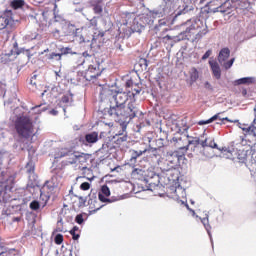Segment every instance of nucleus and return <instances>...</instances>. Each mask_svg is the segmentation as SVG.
<instances>
[{
	"mask_svg": "<svg viewBox=\"0 0 256 256\" xmlns=\"http://www.w3.org/2000/svg\"><path fill=\"white\" fill-rule=\"evenodd\" d=\"M200 145L203 148L209 147V139L206 138L205 140H200Z\"/></svg>",
	"mask_w": 256,
	"mask_h": 256,
	"instance_id": "44",
	"label": "nucleus"
},
{
	"mask_svg": "<svg viewBox=\"0 0 256 256\" xmlns=\"http://www.w3.org/2000/svg\"><path fill=\"white\" fill-rule=\"evenodd\" d=\"M82 57H84V58L91 57V54L89 52L85 51L82 53Z\"/></svg>",
	"mask_w": 256,
	"mask_h": 256,
	"instance_id": "52",
	"label": "nucleus"
},
{
	"mask_svg": "<svg viewBox=\"0 0 256 256\" xmlns=\"http://www.w3.org/2000/svg\"><path fill=\"white\" fill-rule=\"evenodd\" d=\"M93 203H97V193L89 194L88 204L93 205Z\"/></svg>",
	"mask_w": 256,
	"mask_h": 256,
	"instance_id": "33",
	"label": "nucleus"
},
{
	"mask_svg": "<svg viewBox=\"0 0 256 256\" xmlns=\"http://www.w3.org/2000/svg\"><path fill=\"white\" fill-rule=\"evenodd\" d=\"M145 153H147V148H145L144 150H132V156L130 158L131 163H135L138 157H141V155H145Z\"/></svg>",
	"mask_w": 256,
	"mask_h": 256,
	"instance_id": "24",
	"label": "nucleus"
},
{
	"mask_svg": "<svg viewBox=\"0 0 256 256\" xmlns=\"http://www.w3.org/2000/svg\"><path fill=\"white\" fill-rule=\"evenodd\" d=\"M209 65L215 79H221V66H219V63L215 60H210Z\"/></svg>",
	"mask_w": 256,
	"mask_h": 256,
	"instance_id": "16",
	"label": "nucleus"
},
{
	"mask_svg": "<svg viewBox=\"0 0 256 256\" xmlns=\"http://www.w3.org/2000/svg\"><path fill=\"white\" fill-rule=\"evenodd\" d=\"M7 91V85L5 83L0 82V93L3 94Z\"/></svg>",
	"mask_w": 256,
	"mask_h": 256,
	"instance_id": "45",
	"label": "nucleus"
},
{
	"mask_svg": "<svg viewBox=\"0 0 256 256\" xmlns=\"http://www.w3.org/2000/svg\"><path fill=\"white\" fill-rule=\"evenodd\" d=\"M183 151H187V149H189V146L188 147H183L181 148Z\"/></svg>",
	"mask_w": 256,
	"mask_h": 256,
	"instance_id": "64",
	"label": "nucleus"
},
{
	"mask_svg": "<svg viewBox=\"0 0 256 256\" xmlns=\"http://www.w3.org/2000/svg\"><path fill=\"white\" fill-rule=\"evenodd\" d=\"M256 83L255 77H243L234 81V85H253Z\"/></svg>",
	"mask_w": 256,
	"mask_h": 256,
	"instance_id": "19",
	"label": "nucleus"
},
{
	"mask_svg": "<svg viewBox=\"0 0 256 256\" xmlns=\"http://www.w3.org/2000/svg\"><path fill=\"white\" fill-rule=\"evenodd\" d=\"M169 180H173V181H179V176H175L173 175L172 177H168Z\"/></svg>",
	"mask_w": 256,
	"mask_h": 256,
	"instance_id": "51",
	"label": "nucleus"
},
{
	"mask_svg": "<svg viewBox=\"0 0 256 256\" xmlns=\"http://www.w3.org/2000/svg\"><path fill=\"white\" fill-rule=\"evenodd\" d=\"M101 207H103V206L96 208L95 210L92 211V213H97V211H99V209H101Z\"/></svg>",
	"mask_w": 256,
	"mask_h": 256,
	"instance_id": "60",
	"label": "nucleus"
},
{
	"mask_svg": "<svg viewBox=\"0 0 256 256\" xmlns=\"http://www.w3.org/2000/svg\"><path fill=\"white\" fill-rule=\"evenodd\" d=\"M213 53L212 50H207L205 54L202 56V61H206V59H209L211 57V54Z\"/></svg>",
	"mask_w": 256,
	"mask_h": 256,
	"instance_id": "41",
	"label": "nucleus"
},
{
	"mask_svg": "<svg viewBox=\"0 0 256 256\" xmlns=\"http://www.w3.org/2000/svg\"><path fill=\"white\" fill-rule=\"evenodd\" d=\"M0 29H13L15 25V21L13 18L9 16H1L0 17Z\"/></svg>",
	"mask_w": 256,
	"mask_h": 256,
	"instance_id": "14",
	"label": "nucleus"
},
{
	"mask_svg": "<svg viewBox=\"0 0 256 256\" xmlns=\"http://www.w3.org/2000/svg\"><path fill=\"white\" fill-rule=\"evenodd\" d=\"M70 235H72L74 241H77L81 237V235L76 234L75 230H70Z\"/></svg>",
	"mask_w": 256,
	"mask_h": 256,
	"instance_id": "42",
	"label": "nucleus"
},
{
	"mask_svg": "<svg viewBox=\"0 0 256 256\" xmlns=\"http://www.w3.org/2000/svg\"><path fill=\"white\" fill-rule=\"evenodd\" d=\"M75 221H76V223H78V225H83V222L85 221V220L83 219V214H78V215L76 216V218H75Z\"/></svg>",
	"mask_w": 256,
	"mask_h": 256,
	"instance_id": "39",
	"label": "nucleus"
},
{
	"mask_svg": "<svg viewBox=\"0 0 256 256\" xmlns=\"http://www.w3.org/2000/svg\"><path fill=\"white\" fill-rule=\"evenodd\" d=\"M233 63H235V58H232L228 62H224L221 65L224 67V69H231V67H233Z\"/></svg>",
	"mask_w": 256,
	"mask_h": 256,
	"instance_id": "34",
	"label": "nucleus"
},
{
	"mask_svg": "<svg viewBox=\"0 0 256 256\" xmlns=\"http://www.w3.org/2000/svg\"><path fill=\"white\" fill-rule=\"evenodd\" d=\"M97 141H99V133L96 131L87 133L84 139H82V143L86 147H91V145H95Z\"/></svg>",
	"mask_w": 256,
	"mask_h": 256,
	"instance_id": "12",
	"label": "nucleus"
},
{
	"mask_svg": "<svg viewBox=\"0 0 256 256\" xmlns=\"http://www.w3.org/2000/svg\"><path fill=\"white\" fill-rule=\"evenodd\" d=\"M164 41L167 40V41H171L173 39V37L169 36V35H166L164 38Z\"/></svg>",
	"mask_w": 256,
	"mask_h": 256,
	"instance_id": "54",
	"label": "nucleus"
},
{
	"mask_svg": "<svg viewBox=\"0 0 256 256\" xmlns=\"http://www.w3.org/2000/svg\"><path fill=\"white\" fill-rule=\"evenodd\" d=\"M132 178L133 179H137L138 181H144V183H146L147 186V190L148 191H153V189H155V187H157V184L151 182L153 181V179H156L157 181H159V176H154L153 178H147V172H145V170L143 169H139L136 168L132 171Z\"/></svg>",
	"mask_w": 256,
	"mask_h": 256,
	"instance_id": "6",
	"label": "nucleus"
},
{
	"mask_svg": "<svg viewBox=\"0 0 256 256\" xmlns=\"http://www.w3.org/2000/svg\"><path fill=\"white\" fill-rule=\"evenodd\" d=\"M139 93H141V89H134V92L132 93V95H139Z\"/></svg>",
	"mask_w": 256,
	"mask_h": 256,
	"instance_id": "53",
	"label": "nucleus"
},
{
	"mask_svg": "<svg viewBox=\"0 0 256 256\" xmlns=\"http://www.w3.org/2000/svg\"><path fill=\"white\" fill-rule=\"evenodd\" d=\"M209 13H223L224 15H230L231 4L229 2H225L224 4L216 8H209Z\"/></svg>",
	"mask_w": 256,
	"mask_h": 256,
	"instance_id": "13",
	"label": "nucleus"
},
{
	"mask_svg": "<svg viewBox=\"0 0 256 256\" xmlns=\"http://www.w3.org/2000/svg\"><path fill=\"white\" fill-rule=\"evenodd\" d=\"M167 25V19L163 18L158 21V25L155 26V30L159 31V27H165Z\"/></svg>",
	"mask_w": 256,
	"mask_h": 256,
	"instance_id": "36",
	"label": "nucleus"
},
{
	"mask_svg": "<svg viewBox=\"0 0 256 256\" xmlns=\"http://www.w3.org/2000/svg\"><path fill=\"white\" fill-rule=\"evenodd\" d=\"M93 11L96 15L103 13V0L92 1Z\"/></svg>",
	"mask_w": 256,
	"mask_h": 256,
	"instance_id": "21",
	"label": "nucleus"
},
{
	"mask_svg": "<svg viewBox=\"0 0 256 256\" xmlns=\"http://www.w3.org/2000/svg\"><path fill=\"white\" fill-rule=\"evenodd\" d=\"M190 75V83L193 85V83H196V81L199 79V70L197 68L192 67L189 71Z\"/></svg>",
	"mask_w": 256,
	"mask_h": 256,
	"instance_id": "23",
	"label": "nucleus"
},
{
	"mask_svg": "<svg viewBox=\"0 0 256 256\" xmlns=\"http://www.w3.org/2000/svg\"><path fill=\"white\" fill-rule=\"evenodd\" d=\"M200 143L201 139H199V137H190V140L188 141V145H194V147H197Z\"/></svg>",
	"mask_w": 256,
	"mask_h": 256,
	"instance_id": "32",
	"label": "nucleus"
},
{
	"mask_svg": "<svg viewBox=\"0 0 256 256\" xmlns=\"http://www.w3.org/2000/svg\"><path fill=\"white\" fill-rule=\"evenodd\" d=\"M170 191H172L173 193L172 197L176 199V201H180L182 205H185L187 209L195 217V210L189 208V204H187V192L185 191L184 188H182L181 184L176 183L175 186H172L170 188Z\"/></svg>",
	"mask_w": 256,
	"mask_h": 256,
	"instance_id": "5",
	"label": "nucleus"
},
{
	"mask_svg": "<svg viewBox=\"0 0 256 256\" xmlns=\"http://www.w3.org/2000/svg\"><path fill=\"white\" fill-rule=\"evenodd\" d=\"M41 111H47V108H42L41 110H38L37 113H41Z\"/></svg>",
	"mask_w": 256,
	"mask_h": 256,
	"instance_id": "61",
	"label": "nucleus"
},
{
	"mask_svg": "<svg viewBox=\"0 0 256 256\" xmlns=\"http://www.w3.org/2000/svg\"><path fill=\"white\" fill-rule=\"evenodd\" d=\"M208 147H210L211 149H218V151H221V153H230V155L233 153V149L219 148V146H217V143H215V140H210L208 142Z\"/></svg>",
	"mask_w": 256,
	"mask_h": 256,
	"instance_id": "22",
	"label": "nucleus"
},
{
	"mask_svg": "<svg viewBox=\"0 0 256 256\" xmlns=\"http://www.w3.org/2000/svg\"><path fill=\"white\" fill-rule=\"evenodd\" d=\"M129 95L125 92H115L109 88H103L100 92V103H108L109 108L104 109L105 115H109L116 123H121L122 130L118 132L119 143H125L127 141V125L131 123L132 119L137 117L139 108L133 103H127Z\"/></svg>",
	"mask_w": 256,
	"mask_h": 256,
	"instance_id": "1",
	"label": "nucleus"
},
{
	"mask_svg": "<svg viewBox=\"0 0 256 256\" xmlns=\"http://www.w3.org/2000/svg\"><path fill=\"white\" fill-rule=\"evenodd\" d=\"M63 57V55H77V52H73V49L70 47H62L60 48V53H58Z\"/></svg>",
	"mask_w": 256,
	"mask_h": 256,
	"instance_id": "25",
	"label": "nucleus"
},
{
	"mask_svg": "<svg viewBox=\"0 0 256 256\" xmlns=\"http://www.w3.org/2000/svg\"><path fill=\"white\" fill-rule=\"evenodd\" d=\"M50 115H54V116L59 115V111L52 109L50 110Z\"/></svg>",
	"mask_w": 256,
	"mask_h": 256,
	"instance_id": "50",
	"label": "nucleus"
},
{
	"mask_svg": "<svg viewBox=\"0 0 256 256\" xmlns=\"http://www.w3.org/2000/svg\"><path fill=\"white\" fill-rule=\"evenodd\" d=\"M100 67L101 65L99 62L89 65L88 69L84 72V79H86V81H94V79L100 77L101 73H103V70Z\"/></svg>",
	"mask_w": 256,
	"mask_h": 256,
	"instance_id": "9",
	"label": "nucleus"
},
{
	"mask_svg": "<svg viewBox=\"0 0 256 256\" xmlns=\"http://www.w3.org/2000/svg\"><path fill=\"white\" fill-rule=\"evenodd\" d=\"M219 115H221V114L218 113V114L212 116L208 120H200L198 122V125H209V123H213V121H218L217 125H225V121H228V123H239V120L232 121L228 117L221 118V117H219Z\"/></svg>",
	"mask_w": 256,
	"mask_h": 256,
	"instance_id": "11",
	"label": "nucleus"
},
{
	"mask_svg": "<svg viewBox=\"0 0 256 256\" xmlns=\"http://www.w3.org/2000/svg\"><path fill=\"white\" fill-rule=\"evenodd\" d=\"M25 6V0H13L11 2L12 9H21Z\"/></svg>",
	"mask_w": 256,
	"mask_h": 256,
	"instance_id": "26",
	"label": "nucleus"
},
{
	"mask_svg": "<svg viewBox=\"0 0 256 256\" xmlns=\"http://www.w3.org/2000/svg\"><path fill=\"white\" fill-rule=\"evenodd\" d=\"M150 15L153 19L156 17H163L165 15V9L150 11Z\"/></svg>",
	"mask_w": 256,
	"mask_h": 256,
	"instance_id": "29",
	"label": "nucleus"
},
{
	"mask_svg": "<svg viewBox=\"0 0 256 256\" xmlns=\"http://www.w3.org/2000/svg\"><path fill=\"white\" fill-rule=\"evenodd\" d=\"M153 23L154 20L151 14L137 18L135 13L127 12L124 25L128 26L130 29L129 35H131V33H141L145 30L146 25H153Z\"/></svg>",
	"mask_w": 256,
	"mask_h": 256,
	"instance_id": "2",
	"label": "nucleus"
},
{
	"mask_svg": "<svg viewBox=\"0 0 256 256\" xmlns=\"http://www.w3.org/2000/svg\"><path fill=\"white\" fill-rule=\"evenodd\" d=\"M232 3H236V9L251 11V2L249 0H232Z\"/></svg>",
	"mask_w": 256,
	"mask_h": 256,
	"instance_id": "17",
	"label": "nucleus"
},
{
	"mask_svg": "<svg viewBox=\"0 0 256 256\" xmlns=\"http://www.w3.org/2000/svg\"><path fill=\"white\" fill-rule=\"evenodd\" d=\"M71 231H74V232H76V233H77V231H79V227L74 226V227H73V229H72Z\"/></svg>",
	"mask_w": 256,
	"mask_h": 256,
	"instance_id": "57",
	"label": "nucleus"
},
{
	"mask_svg": "<svg viewBox=\"0 0 256 256\" xmlns=\"http://www.w3.org/2000/svg\"><path fill=\"white\" fill-rule=\"evenodd\" d=\"M199 219H200L201 223L204 225V227L209 235L210 241L213 244V236L211 235V225H209V214H206L205 218H199Z\"/></svg>",
	"mask_w": 256,
	"mask_h": 256,
	"instance_id": "20",
	"label": "nucleus"
},
{
	"mask_svg": "<svg viewBox=\"0 0 256 256\" xmlns=\"http://www.w3.org/2000/svg\"><path fill=\"white\" fill-rule=\"evenodd\" d=\"M75 11H76L77 13H81V11H83V8H76Z\"/></svg>",
	"mask_w": 256,
	"mask_h": 256,
	"instance_id": "58",
	"label": "nucleus"
},
{
	"mask_svg": "<svg viewBox=\"0 0 256 256\" xmlns=\"http://www.w3.org/2000/svg\"><path fill=\"white\" fill-rule=\"evenodd\" d=\"M74 160H73V163H81L83 160V156L82 155H79V156H77V155H74Z\"/></svg>",
	"mask_w": 256,
	"mask_h": 256,
	"instance_id": "46",
	"label": "nucleus"
},
{
	"mask_svg": "<svg viewBox=\"0 0 256 256\" xmlns=\"http://www.w3.org/2000/svg\"><path fill=\"white\" fill-rule=\"evenodd\" d=\"M148 153H152L154 157H157V148H153L149 146V148H146Z\"/></svg>",
	"mask_w": 256,
	"mask_h": 256,
	"instance_id": "43",
	"label": "nucleus"
},
{
	"mask_svg": "<svg viewBox=\"0 0 256 256\" xmlns=\"http://www.w3.org/2000/svg\"><path fill=\"white\" fill-rule=\"evenodd\" d=\"M243 33H244V30L242 29L240 30V32H238V35H243Z\"/></svg>",
	"mask_w": 256,
	"mask_h": 256,
	"instance_id": "63",
	"label": "nucleus"
},
{
	"mask_svg": "<svg viewBox=\"0 0 256 256\" xmlns=\"http://www.w3.org/2000/svg\"><path fill=\"white\" fill-rule=\"evenodd\" d=\"M90 188H91V184H89V182H83L80 185V189H82V191H89Z\"/></svg>",
	"mask_w": 256,
	"mask_h": 256,
	"instance_id": "37",
	"label": "nucleus"
},
{
	"mask_svg": "<svg viewBox=\"0 0 256 256\" xmlns=\"http://www.w3.org/2000/svg\"><path fill=\"white\" fill-rule=\"evenodd\" d=\"M14 223H19V221H21L20 217H14L13 218Z\"/></svg>",
	"mask_w": 256,
	"mask_h": 256,
	"instance_id": "55",
	"label": "nucleus"
},
{
	"mask_svg": "<svg viewBox=\"0 0 256 256\" xmlns=\"http://www.w3.org/2000/svg\"><path fill=\"white\" fill-rule=\"evenodd\" d=\"M186 25L187 28L184 32L186 35L187 33H191L192 31H198V29H201V27H203V29L199 30L198 33L196 34L197 39H200V37H205V34L209 33L207 25H203V21H201V19H190L186 22Z\"/></svg>",
	"mask_w": 256,
	"mask_h": 256,
	"instance_id": "4",
	"label": "nucleus"
},
{
	"mask_svg": "<svg viewBox=\"0 0 256 256\" xmlns=\"http://www.w3.org/2000/svg\"><path fill=\"white\" fill-rule=\"evenodd\" d=\"M133 82H131V81H128V82H126V87H131V84H132Z\"/></svg>",
	"mask_w": 256,
	"mask_h": 256,
	"instance_id": "59",
	"label": "nucleus"
},
{
	"mask_svg": "<svg viewBox=\"0 0 256 256\" xmlns=\"http://www.w3.org/2000/svg\"><path fill=\"white\" fill-rule=\"evenodd\" d=\"M204 85H205V88H206V89H209L210 91L213 90V86H211V83L205 82Z\"/></svg>",
	"mask_w": 256,
	"mask_h": 256,
	"instance_id": "49",
	"label": "nucleus"
},
{
	"mask_svg": "<svg viewBox=\"0 0 256 256\" xmlns=\"http://www.w3.org/2000/svg\"><path fill=\"white\" fill-rule=\"evenodd\" d=\"M15 129L20 137H31L33 135V122L28 116H20L16 119Z\"/></svg>",
	"mask_w": 256,
	"mask_h": 256,
	"instance_id": "3",
	"label": "nucleus"
},
{
	"mask_svg": "<svg viewBox=\"0 0 256 256\" xmlns=\"http://www.w3.org/2000/svg\"><path fill=\"white\" fill-rule=\"evenodd\" d=\"M42 106H43V104L36 105V106H35V107H33L32 109L35 111V110H37V109L41 108Z\"/></svg>",
	"mask_w": 256,
	"mask_h": 256,
	"instance_id": "56",
	"label": "nucleus"
},
{
	"mask_svg": "<svg viewBox=\"0 0 256 256\" xmlns=\"http://www.w3.org/2000/svg\"><path fill=\"white\" fill-rule=\"evenodd\" d=\"M229 55H231V50L229 48H222L218 54V62L220 65H223L229 59Z\"/></svg>",
	"mask_w": 256,
	"mask_h": 256,
	"instance_id": "18",
	"label": "nucleus"
},
{
	"mask_svg": "<svg viewBox=\"0 0 256 256\" xmlns=\"http://www.w3.org/2000/svg\"><path fill=\"white\" fill-rule=\"evenodd\" d=\"M98 199L102 203H111V200L105 196V194L98 193Z\"/></svg>",
	"mask_w": 256,
	"mask_h": 256,
	"instance_id": "35",
	"label": "nucleus"
},
{
	"mask_svg": "<svg viewBox=\"0 0 256 256\" xmlns=\"http://www.w3.org/2000/svg\"><path fill=\"white\" fill-rule=\"evenodd\" d=\"M170 165H171L170 163L165 164V162H164V164L162 165V167H169Z\"/></svg>",
	"mask_w": 256,
	"mask_h": 256,
	"instance_id": "62",
	"label": "nucleus"
},
{
	"mask_svg": "<svg viewBox=\"0 0 256 256\" xmlns=\"http://www.w3.org/2000/svg\"><path fill=\"white\" fill-rule=\"evenodd\" d=\"M90 26L94 27V28L97 27V18L96 17H94L90 20Z\"/></svg>",
	"mask_w": 256,
	"mask_h": 256,
	"instance_id": "47",
	"label": "nucleus"
},
{
	"mask_svg": "<svg viewBox=\"0 0 256 256\" xmlns=\"http://www.w3.org/2000/svg\"><path fill=\"white\" fill-rule=\"evenodd\" d=\"M26 173L28 175V187H31L32 189L37 187V174H35V162H33L32 160H30L27 164H26Z\"/></svg>",
	"mask_w": 256,
	"mask_h": 256,
	"instance_id": "10",
	"label": "nucleus"
},
{
	"mask_svg": "<svg viewBox=\"0 0 256 256\" xmlns=\"http://www.w3.org/2000/svg\"><path fill=\"white\" fill-rule=\"evenodd\" d=\"M57 185H59V182H57V176H53L52 179L46 181L40 189V199L44 201L43 207L47 205V201L50 199L49 193H45V191H53Z\"/></svg>",
	"mask_w": 256,
	"mask_h": 256,
	"instance_id": "7",
	"label": "nucleus"
},
{
	"mask_svg": "<svg viewBox=\"0 0 256 256\" xmlns=\"http://www.w3.org/2000/svg\"><path fill=\"white\" fill-rule=\"evenodd\" d=\"M46 59H48V61H61V54L52 52L46 55Z\"/></svg>",
	"mask_w": 256,
	"mask_h": 256,
	"instance_id": "28",
	"label": "nucleus"
},
{
	"mask_svg": "<svg viewBox=\"0 0 256 256\" xmlns=\"http://www.w3.org/2000/svg\"><path fill=\"white\" fill-rule=\"evenodd\" d=\"M165 165H169V167L161 166V171H168L169 175H173L171 171H175L177 165H179V154L177 152H168Z\"/></svg>",
	"mask_w": 256,
	"mask_h": 256,
	"instance_id": "8",
	"label": "nucleus"
},
{
	"mask_svg": "<svg viewBox=\"0 0 256 256\" xmlns=\"http://www.w3.org/2000/svg\"><path fill=\"white\" fill-rule=\"evenodd\" d=\"M60 105H64L63 112L67 113V107H71V105H73V94L68 93L63 95L60 101Z\"/></svg>",
	"mask_w": 256,
	"mask_h": 256,
	"instance_id": "15",
	"label": "nucleus"
},
{
	"mask_svg": "<svg viewBox=\"0 0 256 256\" xmlns=\"http://www.w3.org/2000/svg\"><path fill=\"white\" fill-rule=\"evenodd\" d=\"M99 193H101V195H105V197H109L111 195V190L109 189V186L103 185Z\"/></svg>",
	"mask_w": 256,
	"mask_h": 256,
	"instance_id": "31",
	"label": "nucleus"
},
{
	"mask_svg": "<svg viewBox=\"0 0 256 256\" xmlns=\"http://www.w3.org/2000/svg\"><path fill=\"white\" fill-rule=\"evenodd\" d=\"M56 245H61L63 243V236L61 234H57L54 238Z\"/></svg>",
	"mask_w": 256,
	"mask_h": 256,
	"instance_id": "38",
	"label": "nucleus"
},
{
	"mask_svg": "<svg viewBox=\"0 0 256 256\" xmlns=\"http://www.w3.org/2000/svg\"><path fill=\"white\" fill-rule=\"evenodd\" d=\"M49 15H55V13L51 12L49 10H46V11L42 12V17H44V21H47V18L49 17Z\"/></svg>",
	"mask_w": 256,
	"mask_h": 256,
	"instance_id": "40",
	"label": "nucleus"
},
{
	"mask_svg": "<svg viewBox=\"0 0 256 256\" xmlns=\"http://www.w3.org/2000/svg\"><path fill=\"white\" fill-rule=\"evenodd\" d=\"M163 2L165 3L166 7H171V5H173V0H163Z\"/></svg>",
	"mask_w": 256,
	"mask_h": 256,
	"instance_id": "48",
	"label": "nucleus"
},
{
	"mask_svg": "<svg viewBox=\"0 0 256 256\" xmlns=\"http://www.w3.org/2000/svg\"><path fill=\"white\" fill-rule=\"evenodd\" d=\"M97 155H108L109 154V143L103 144L100 149L96 152Z\"/></svg>",
	"mask_w": 256,
	"mask_h": 256,
	"instance_id": "27",
	"label": "nucleus"
},
{
	"mask_svg": "<svg viewBox=\"0 0 256 256\" xmlns=\"http://www.w3.org/2000/svg\"><path fill=\"white\" fill-rule=\"evenodd\" d=\"M29 207L32 211H39V209L41 208V204L39 203V201L33 200L30 203Z\"/></svg>",
	"mask_w": 256,
	"mask_h": 256,
	"instance_id": "30",
	"label": "nucleus"
}]
</instances>
